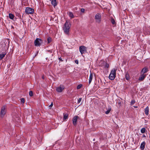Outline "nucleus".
<instances>
[{
  "mask_svg": "<svg viewBox=\"0 0 150 150\" xmlns=\"http://www.w3.org/2000/svg\"><path fill=\"white\" fill-rule=\"evenodd\" d=\"M111 110V109H109L108 110L105 112V113L106 114H108L109 113Z\"/></svg>",
  "mask_w": 150,
  "mask_h": 150,
  "instance_id": "obj_26",
  "label": "nucleus"
},
{
  "mask_svg": "<svg viewBox=\"0 0 150 150\" xmlns=\"http://www.w3.org/2000/svg\"><path fill=\"white\" fill-rule=\"evenodd\" d=\"M75 62L77 64H79V61L78 60H75Z\"/></svg>",
  "mask_w": 150,
  "mask_h": 150,
  "instance_id": "obj_33",
  "label": "nucleus"
},
{
  "mask_svg": "<svg viewBox=\"0 0 150 150\" xmlns=\"http://www.w3.org/2000/svg\"><path fill=\"white\" fill-rule=\"evenodd\" d=\"M9 18L11 19H13L14 17V16L12 13H9Z\"/></svg>",
  "mask_w": 150,
  "mask_h": 150,
  "instance_id": "obj_21",
  "label": "nucleus"
},
{
  "mask_svg": "<svg viewBox=\"0 0 150 150\" xmlns=\"http://www.w3.org/2000/svg\"><path fill=\"white\" fill-rule=\"evenodd\" d=\"M110 21L111 23L113 25H115L116 24L113 18H111L110 19Z\"/></svg>",
  "mask_w": 150,
  "mask_h": 150,
  "instance_id": "obj_20",
  "label": "nucleus"
},
{
  "mask_svg": "<svg viewBox=\"0 0 150 150\" xmlns=\"http://www.w3.org/2000/svg\"><path fill=\"white\" fill-rule=\"evenodd\" d=\"M143 137H146V136H145V135L144 134H143L142 136Z\"/></svg>",
  "mask_w": 150,
  "mask_h": 150,
  "instance_id": "obj_36",
  "label": "nucleus"
},
{
  "mask_svg": "<svg viewBox=\"0 0 150 150\" xmlns=\"http://www.w3.org/2000/svg\"><path fill=\"white\" fill-rule=\"evenodd\" d=\"M43 43L42 40L39 38H37L34 41L35 46H40Z\"/></svg>",
  "mask_w": 150,
  "mask_h": 150,
  "instance_id": "obj_4",
  "label": "nucleus"
},
{
  "mask_svg": "<svg viewBox=\"0 0 150 150\" xmlns=\"http://www.w3.org/2000/svg\"><path fill=\"white\" fill-rule=\"evenodd\" d=\"M145 142H143L141 144L140 148L141 150H144L145 148Z\"/></svg>",
  "mask_w": 150,
  "mask_h": 150,
  "instance_id": "obj_11",
  "label": "nucleus"
},
{
  "mask_svg": "<svg viewBox=\"0 0 150 150\" xmlns=\"http://www.w3.org/2000/svg\"><path fill=\"white\" fill-rule=\"evenodd\" d=\"M85 10V9L83 8H81V11L83 13L84 12Z\"/></svg>",
  "mask_w": 150,
  "mask_h": 150,
  "instance_id": "obj_32",
  "label": "nucleus"
},
{
  "mask_svg": "<svg viewBox=\"0 0 150 150\" xmlns=\"http://www.w3.org/2000/svg\"><path fill=\"white\" fill-rule=\"evenodd\" d=\"M53 105V102H52L51 104L49 106V108H51L52 106Z\"/></svg>",
  "mask_w": 150,
  "mask_h": 150,
  "instance_id": "obj_31",
  "label": "nucleus"
},
{
  "mask_svg": "<svg viewBox=\"0 0 150 150\" xmlns=\"http://www.w3.org/2000/svg\"><path fill=\"white\" fill-rule=\"evenodd\" d=\"M125 78L127 80H128L130 79L129 74L128 73H126L125 74Z\"/></svg>",
  "mask_w": 150,
  "mask_h": 150,
  "instance_id": "obj_19",
  "label": "nucleus"
},
{
  "mask_svg": "<svg viewBox=\"0 0 150 150\" xmlns=\"http://www.w3.org/2000/svg\"><path fill=\"white\" fill-rule=\"evenodd\" d=\"M64 88V86L62 85H61L59 87H58L56 88L57 91L59 93H60L62 92Z\"/></svg>",
  "mask_w": 150,
  "mask_h": 150,
  "instance_id": "obj_8",
  "label": "nucleus"
},
{
  "mask_svg": "<svg viewBox=\"0 0 150 150\" xmlns=\"http://www.w3.org/2000/svg\"><path fill=\"white\" fill-rule=\"evenodd\" d=\"M6 53L3 52L2 54H0V60L2 59L5 57L6 55Z\"/></svg>",
  "mask_w": 150,
  "mask_h": 150,
  "instance_id": "obj_15",
  "label": "nucleus"
},
{
  "mask_svg": "<svg viewBox=\"0 0 150 150\" xmlns=\"http://www.w3.org/2000/svg\"><path fill=\"white\" fill-rule=\"evenodd\" d=\"M71 27V24L70 22L67 21L64 24L63 27V30L65 33L67 35H68L69 30Z\"/></svg>",
  "mask_w": 150,
  "mask_h": 150,
  "instance_id": "obj_1",
  "label": "nucleus"
},
{
  "mask_svg": "<svg viewBox=\"0 0 150 150\" xmlns=\"http://www.w3.org/2000/svg\"><path fill=\"white\" fill-rule=\"evenodd\" d=\"M82 85L81 84H79V85L77 86V89H80V88H81L82 87Z\"/></svg>",
  "mask_w": 150,
  "mask_h": 150,
  "instance_id": "obj_27",
  "label": "nucleus"
},
{
  "mask_svg": "<svg viewBox=\"0 0 150 150\" xmlns=\"http://www.w3.org/2000/svg\"><path fill=\"white\" fill-rule=\"evenodd\" d=\"M135 103V101L134 100H132L131 101L130 104L131 105L134 104Z\"/></svg>",
  "mask_w": 150,
  "mask_h": 150,
  "instance_id": "obj_23",
  "label": "nucleus"
},
{
  "mask_svg": "<svg viewBox=\"0 0 150 150\" xmlns=\"http://www.w3.org/2000/svg\"><path fill=\"white\" fill-rule=\"evenodd\" d=\"M148 71V69L146 67L143 68L141 71V73L144 74Z\"/></svg>",
  "mask_w": 150,
  "mask_h": 150,
  "instance_id": "obj_14",
  "label": "nucleus"
},
{
  "mask_svg": "<svg viewBox=\"0 0 150 150\" xmlns=\"http://www.w3.org/2000/svg\"><path fill=\"white\" fill-rule=\"evenodd\" d=\"M149 108L147 107L145 109V113L146 115H148L149 114Z\"/></svg>",
  "mask_w": 150,
  "mask_h": 150,
  "instance_id": "obj_16",
  "label": "nucleus"
},
{
  "mask_svg": "<svg viewBox=\"0 0 150 150\" xmlns=\"http://www.w3.org/2000/svg\"><path fill=\"white\" fill-rule=\"evenodd\" d=\"M68 14L69 16L71 18H74V17L73 13L72 12H69L68 13Z\"/></svg>",
  "mask_w": 150,
  "mask_h": 150,
  "instance_id": "obj_18",
  "label": "nucleus"
},
{
  "mask_svg": "<svg viewBox=\"0 0 150 150\" xmlns=\"http://www.w3.org/2000/svg\"><path fill=\"white\" fill-rule=\"evenodd\" d=\"M117 104H119L120 105H121V103L120 101V102L118 101L117 102Z\"/></svg>",
  "mask_w": 150,
  "mask_h": 150,
  "instance_id": "obj_34",
  "label": "nucleus"
},
{
  "mask_svg": "<svg viewBox=\"0 0 150 150\" xmlns=\"http://www.w3.org/2000/svg\"><path fill=\"white\" fill-rule=\"evenodd\" d=\"M95 19L96 23L100 24L101 21V16L99 13H97L95 16Z\"/></svg>",
  "mask_w": 150,
  "mask_h": 150,
  "instance_id": "obj_3",
  "label": "nucleus"
},
{
  "mask_svg": "<svg viewBox=\"0 0 150 150\" xmlns=\"http://www.w3.org/2000/svg\"><path fill=\"white\" fill-rule=\"evenodd\" d=\"M79 118V117L77 116H74L73 117L72 121L73 124L74 125H76L77 124V119Z\"/></svg>",
  "mask_w": 150,
  "mask_h": 150,
  "instance_id": "obj_9",
  "label": "nucleus"
},
{
  "mask_svg": "<svg viewBox=\"0 0 150 150\" xmlns=\"http://www.w3.org/2000/svg\"><path fill=\"white\" fill-rule=\"evenodd\" d=\"M21 103H24L25 102V99L24 98H21Z\"/></svg>",
  "mask_w": 150,
  "mask_h": 150,
  "instance_id": "obj_25",
  "label": "nucleus"
},
{
  "mask_svg": "<svg viewBox=\"0 0 150 150\" xmlns=\"http://www.w3.org/2000/svg\"><path fill=\"white\" fill-rule=\"evenodd\" d=\"M25 12L27 14H31L34 12L33 9L30 7H27L25 10Z\"/></svg>",
  "mask_w": 150,
  "mask_h": 150,
  "instance_id": "obj_7",
  "label": "nucleus"
},
{
  "mask_svg": "<svg viewBox=\"0 0 150 150\" xmlns=\"http://www.w3.org/2000/svg\"><path fill=\"white\" fill-rule=\"evenodd\" d=\"M52 4L54 6V7L57 5L56 0H52L51 1Z\"/></svg>",
  "mask_w": 150,
  "mask_h": 150,
  "instance_id": "obj_17",
  "label": "nucleus"
},
{
  "mask_svg": "<svg viewBox=\"0 0 150 150\" xmlns=\"http://www.w3.org/2000/svg\"><path fill=\"white\" fill-rule=\"evenodd\" d=\"M79 50L82 56L83 54L87 52V48L84 46H81L79 47Z\"/></svg>",
  "mask_w": 150,
  "mask_h": 150,
  "instance_id": "obj_5",
  "label": "nucleus"
},
{
  "mask_svg": "<svg viewBox=\"0 0 150 150\" xmlns=\"http://www.w3.org/2000/svg\"><path fill=\"white\" fill-rule=\"evenodd\" d=\"M146 76V75L143 74L140 76L139 78V80L140 81H142L144 80Z\"/></svg>",
  "mask_w": 150,
  "mask_h": 150,
  "instance_id": "obj_10",
  "label": "nucleus"
},
{
  "mask_svg": "<svg viewBox=\"0 0 150 150\" xmlns=\"http://www.w3.org/2000/svg\"><path fill=\"white\" fill-rule=\"evenodd\" d=\"M93 77V74L92 73H91L89 78V84H90L92 80V79Z\"/></svg>",
  "mask_w": 150,
  "mask_h": 150,
  "instance_id": "obj_13",
  "label": "nucleus"
},
{
  "mask_svg": "<svg viewBox=\"0 0 150 150\" xmlns=\"http://www.w3.org/2000/svg\"><path fill=\"white\" fill-rule=\"evenodd\" d=\"M6 112V106L5 105H4L1 108L0 112V115L1 117H3L4 116Z\"/></svg>",
  "mask_w": 150,
  "mask_h": 150,
  "instance_id": "obj_6",
  "label": "nucleus"
},
{
  "mask_svg": "<svg viewBox=\"0 0 150 150\" xmlns=\"http://www.w3.org/2000/svg\"><path fill=\"white\" fill-rule=\"evenodd\" d=\"M105 66L106 68H108L109 67V65L108 64L106 63Z\"/></svg>",
  "mask_w": 150,
  "mask_h": 150,
  "instance_id": "obj_30",
  "label": "nucleus"
},
{
  "mask_svg": "<svg viewBox=\"0 0 150 150\" xmlns=\"http://www.w3.org/2000/svg\"><path fill=\"white\" fill-rule=\"evenodd\" d=\"M68 115L67 113H63V120L65 121L68 117Z\"/></svg>",
  "mask_w": 150,
  "mask_h": 150,
  "instance_id": "obj_12",
  "label": "nucleus"
},
{
  "mask_svg": "<svg viewBox=\"0 0 150 150\" xmlns=\"http://www.w3.org/2000/svg\"><path fill=\"white\" fill-rule=\"evenodd\" d=\"M29 95L30 96H33V93L32 91H30L29 92Z\"/></svg>",
  "mask_w": 150,
  "mask_h": 150,
  "instance_id": "obj_28",
  "label": "nucleus"
},
{
  "mask_svg": "<svg viewBox=\"0 0 150 150\" xmlns=\"http://www.w3.org/2000/svg\"><path fill=\"white\" fill-rule=\"evenodd\" d=\"M134 107L135 108H137V106H134Z\"/></svg>",
  "mask_w": 150,
  "mask_h": 150,
  "instance_id": "obj_37",
  "label": "nucleus"
},
{
  "mask_svg": "<svg viewBox=\"0 0 150 150\" xmlns=\"http://www.w3.org/2000/svg\"><path fill=\"white\" fill-rule=\"evenodd\" d=\"M116 69H113L111 71L109 76L110 79L111 80H113L114 79L116 75Z\"/></svg>",
  "mask_w": 150,
  "mask_h": 150,
  "instance_id": "obj_2",
  "label": "nucleus"
},
{
  "mask_svg": "<svg viewBox=\"0 0 150 150\" xmlns=\"http://www.w3.org/2000/svg\"><path fill=\"white\" fill-rule=\"evenodd\" d=\"M81 100H82L81 98H79L78 100L77 103H79L81 101Z\"/></svg>",
  "mask_w": 150,
  "mask_h": 150,
  "instance_id": "obj_29",
  "label": "nucleus"
},
{
  "mask_svg": "<svg viewBox=\"0 0 150 150\" xmlns=\"http://www.w3.org/2000/svg\"><path fill=\"white\" fill-rule=\"evenodd\" d=\"M146 129L144 128H142L141 130V132L142 133H144L145 132Z\"/></svg>",
  "mask_w": 150,
  "mask_h": 150,
  "instance_id": "obj_22",
  "label": "nucleus"
},
{
  "mask_svg": "<svg viewBox=\"0 0 150 150\" xmlns=\"http://www.w3.org/2000/svg\"><path fill=\"white\" fill-rule=\"evenodd\" d=\"M59 59L60 61H63V60L62 59L61 57H59Z\"/></svg>",
  "mask_w": 150,
  "mask_h": 150,
  "instance_id": "obj_35",
  "label": "nucleus"
},
{
  "mask_svg": "<svg viewBox=\"0 0 150 150\" xmlns=\"http://www.w3.org/2000/svg\"><path fill=\"white\" fill-rule=\"evenodd\" d=\"M47 40L48 43H50L51 41V38L50 37H49L47 38Z\"/></svg>",
  "mask_w": 150,
  "mask_h": 150,
  "instance_id": "obj_24",
  "label": "nucleus"
}]
</instances>
